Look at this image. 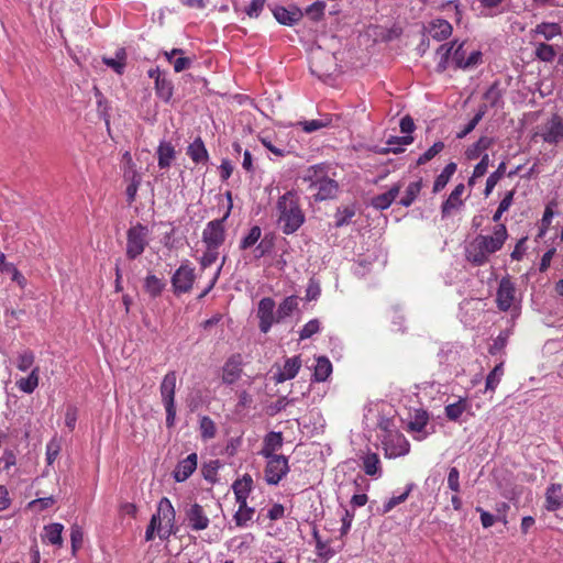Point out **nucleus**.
<instances>
[{"label": "nucleus", "instance_id": "obj_45", "mask_svg": "<svg viewBox=\"0 0 563 563\" xmlns=\"http://www.w3.org/2000/svg\"><path fill=\"white\" fill-rule=\"evenodd\" d=\"M355 212L354 206L339 207L334 214V225L336 228H341L349 224L355 216Z\"/></svg>", "mask_w": 563, "mask_h": 563}, {"label": "nucleus", "instance_id": "obj_20", "mask_svg": "<svg viewBox=\"0 0 563 563\" xmlns=\"http://www.w3.org/2000/svg\"><path fill=\"white\" fill-rule=\"evenodd\" d=\"M284 439L282 432L271 431L263 440V448L260 454L263 457L277 456L276 452L283 446Z\"/></svg>", "mask_w": 563, "mask_h": 563}, {"label": "nucleus", "instance_id": "obj_18", "mask_svg": "<svg viewBox=\"0 0 563 563\" xmlns=\"http://www.w3.org/2000/svg\"><path fill=\"white\" fill-rule=\"evenodd\" d=\"M197 454L191 453L186 459L181 460L174 470V478L176 482H185L197 468Z\"/></svg>", "mask_w": 563, "mask_h": 563}, {"label": "nucleus", "instance_id": "obj_5", "mask_svg": "<svg viewBox=\"0 0 563 563\" xmlns=\"http://www.w3.org/2000/svg\"><path fill=\"white\" fill-rule=\"evenodd\" d=\"M227 197L230 201V205L224 216L220 219L209 221L202 231V242L206 246L219 249L225 241L227 231L224 223L229 218L232 209V197L230 191L227 192Z\"/></svg>", "mask_w": 563, "mask_h": 563}, {"label": "nucleus", "instance_id": "obj_2", "mask_svg": "<svg viewBox=\"0 0 563 563\" xmlns=\"http://www.w3.org/2000/svg\"><path fill=\"white\" fill-rule=\"evenodd\" d=\"M277 222L284 234L290 235L305 223V213L300 208L299 197L294 190L286 191L276 203Z\"/></svg>", "mask_w": 563, "mask_h": 563}, {"label": "nucleus", "instance_id": "obj_24", "mask_svg": "<svg viewBox=\"0 0 563 563\" xmlns=\"http://www.w3.org/2000/svg\"><path fill=\"white\" fill-rule=\"evenodd\" d=\"M545 509L555 511L563 507V492L561 484H551L545 492Z\"/></svg>", "mask_w": 563, "mask_h": 563}, {"label": "nucleus", "instance_id": "obj_16", "mask_svg": "<svg viewBox=\"0 0 563 563\" xmlns=\"http://www.w3.org/2000/svg\"><path fill=\"white\" fill-rule=\"evenodd\" d=\"M242 374V357L234 354L223 365L222 382L227 385L234 384Z\"/></svg>", "mask_w": 563, "mask_h": 563}, {"label": "nucleus", "instance_id": "obj_19", "mask_svg": "<svg viewBox=\"0 0 563 563\" xmlns=\"http://www.w3.org/2000/svg\"><path fill=\"white\" fill-rule=\"evenodd\" d=\"M464 190V184H459L454 187L448 199L441 206L442 218L449 217L453 210H456L464 205V201L461 198Z\"/></svg>", "mask_w": 563, "mask_h": 563}, {"label": "nucleus", "instance_id": "obj_7", "mask_svg": "<svg viewBox=\"0 0 563 563\" xmlns=\"http://www.w3.org/2000/svg\"><path fill=\"white\" fill-rule=\"evenodd\" d=\"M148 229L146 225L136 223L126 231L125 255L129 260H135L143 254L148 245Z\"/></svg>", "mask_w": 563, "mask_h": 563}, {"label": "nucleus", "instance_id": "obj_36", "mask_svg": "<svg viewBox=\"0 0 563 563\" xmlns=\"http://www.w3.org/2000/svg\"><path fill=\"white\" fill-rule=\"evenodd\" d=\"M468 408V402L466 398H460L456 402L449 404L445 406V417L450 421H457L461 416L466 411Z\"/></svg>", "mask_w": 563, "mask_h": 563}, {"label": "nucleus", "instance_id": "obj_28", "mask_svg": "<svg viewBox=\"0 0 563 563\" xmlns=\"http://www.w3.org/2000/svg\"><path fill=\"white\" fill-rule=\"evenodd\" d=\"M362 459V467L366 475L379 478L383 474L379 456L376 453L368 452Z\"/></svg>", "mask_w": 563, "mask_h": 563}, {"label": "nucleus", "instance_id": "obj_44", "mask_svg": "<svg viewBox=\"0 0 563 563\" xmlns=\"http://www.w3.org/2000/svg\"><path fill=\"white\" fill-rule=\"evenodd\" d=\"M504 375V363L500 362L497 364L487 375L486 383H485V389L486 391H495L498 384L501 380V377Z\"/></svg>", "mask_w": 563, "mask_h": 563}, {"label": "nucleus", "instance_id": "obj_32", "mask_svg": "<svg viewBox=\"0 0 563 563\" xmlns=\"http://www.w3.org/2000/svg\"><path fill=\"white\" fill-rule=\"evenodd\" d=\"M166 287V283L164 279L158 278L153 274H148L144 279V290L152 298H157L162 295L163 290Z\"/></svg>", "mask_w": 563, "mask_h": 563}, {"label": "nucleus", "instance_id": "obj_40", "mask_svg": "<svg viewBox=\"0 0 563 563\" xmlns=\"http://www.w3.org/2000/svg\"><path fill=\"white\" fill-rule=\"evenodd\" d=\"M413 142V137L411 135H404V136H390L387 140L388 147L385 148L384 153H401L404 152L402 146L410 145Z\"/></svg>", "mask_w": 563, "mask_h": 563}, {"label": "nucleus", "instance_id": "obj_13", "mask_svg": "<svg viewBox=\"0 0 563 563\" xmlns=\"http://www.w3.org/2000/svg\"><path fill=\"white\" fill-rule=\"evenodd\" d=\"M188 527L194 531H201L209 527L210 520L201 505L195 503L185 510Z\"/></svg>", "mask_w": 563, "mask_h": 563}, {"label": "nucleus", "instance_id": "obj_33", "mask_svg": "<svg viewBox=\"0 0 563 563\" xmlns=\"http://www.w3.org/2000/svg\"><path fill=\"white\" fill-rule=\"evenodd\" d=\"M102 63L112 68L118 75H122L126 65L125 48H119L115 52V57H102Z\"/></svg>", "mask_w": 563, "mask_h": 563}, {"label": "nucleus", "instance_id": "obj_63", "mask_svg": "<svg viewBox=\"0 0 563 563\" xmlns=\"http://www.w3.org/2000/svg\"><path fill=\"white\" fill-rule=\"evenodd\" d=\"M320 331V322L318 319H312L308 321L303 328L301 329L299 333V338L301 340L309 339L313 334L318 333Z\"/></svg>", "mask_w": 563, "mask_h": 563}, {"label": "nucleus", "instance_id": "obj_22", "mask_svg": "<svg viewBox=\"0 0 563 563\" xmlns=\"http://www.w3.org/2000/svg\"><path fill=\"white\" fill-rule=\"evenodd\" d=\"M166 527H176V511L170 500L163 497L157 504V510L154 514Z\"/></svg>", "mask_w": 563, "mask_h": 563}, {"label": "nucleus", "instance_id": "obj_30", "mask_svg": "<svg viewBox=\"0 0 563 563\" xmlns=\"http://www.w3.org/2000/svg\"><path fill=\"white\" fill-rule=\"evenodd\" d=\"M40 380V367L35 366L32 368L31 373L27 377H22L19 380H16L18 388L25 393V394H32L36 387L38 386Z\"/></svg>", "mask_w": 563, "mask_h": 563}, {"label": "nucleus", "instance_id": "obj_50", "mask_svg": "<svg viewBox=\"0 0 563 563\" xmlns=\"http://www.w3.org/2000/svg\"><path fill=\"white\" fill-rule=\"evenodd\" d=\"M487 107H488L487 104L479 106V109H478L477 113L474 115V118L464 126V129L462 131H460L456 134L457 139H464L467 134H470L476 128V125L479 123V121L486 114Z\"/></svg>", "mask_w": 563, "mask_h": 563}, {"label": "nucleus", "instance_id": "obj_47", "mask_svg": "<svg viewBox=\"0 0 563 563\" xmlns=\"http://www.w3.org/2000/svg\"><path fill=\"white\" fill-rule=\"evenodd\" d=\"M129 180L130 184L126 187L125 194L128 202L132 203L136 198V194L142 181V176L136 170H131L129 174Z\"/></svg>", "mask_w": 563, "mask_h": 563}, {"label": "nucleus", "instance_id": "obj_31", "mask_svg": "<svg viewBox=\"0 0 563 563\" xmlns=\"http://www.w3.org/2000/svg\"><path fill=\"white\" fill-rule=\"evenodd\" d=\"M155 92L156 96L162 99L164 102H169L174 95V84L167 77V74L162 76L157 81H155Z\"/></svg>", "mask_w": 563, "mask_h": 563}, {"label": "nucleus", "instance_id": "obj_48", "mask_svg": "<svg viewBox=\"0 0 563 563\" xmlns=\"http://www.w3.org/2000/svg\"><path fill=\"white\" fill-rule=\"evenodd\" d=\"M413 486H415L413 483L408 484L404 493H401L398 496H393L386 503H384L383 509H382V514L383 515L388 514L396 506H398L399 504L406 501V499L408 498V496H409L410 492L412 490Z\"/></svg>", "mask_w": 563, "mask_h": 563}, {"label": "nucleus", "instance_id": "obj_3", "mask_svg": "<svg viewBox=\"0 0 563 563\" xmlns=\"http://www.w3.org/2000/svg\"><path fill=\"white\" fill-rule=\"evenodd\" d=\"M302 180L308 183V190L314 191L312 198L316 202L336 198L339 184L328 175V166L318 164L310 166L305 173Z\"/></svg>", "mask_w": 563, "mask_h": 563}, {"label": "nucleus", "instance_id": "obj_61", "mask_svg": "<svg viewBox=\"0 0 563 563\" xmlns=\"http://www.w3.org/2000/svg\"><path fill=\"white\" fill-rule=\"evenodd\" d=\"M313 537L316 539V549H317L318 555L325 560H329L330 558H332L334 555V551L319 538L317 530L313 531Z\"/></svg>", "mask_w": 563, "mask_h": 563}, {"label": "nucleus", "instance_id": "obj_58", "mask_svg": "<svg viewBox=\"0 0 563 563\" xmlns=\"http://www.w3.org/2000/svg\"><path fill=\"white\" fill-rule=\"evenodd\" d=\"M324 10H325V2L316 1L306 8L305 13L312 21H320L324 15Z\"/></svg>", "mask_w": 563, "mask_h": 563}, {"label": "nucleus", "instance_id": "obj_59", "mask_svg": "<svg viewBox=\"0 0 563 563\" xmlns=\"http://www.w3.org/2000/svg\"><path fill=\"white\" fill-rule=\"evenodd\" d=\"M200 432H201V437L203 439L214 438L217 428H216L213 420L210 417L203 416L200 419Z\"/></svg>", "mask_w": 563, "mask_h": 563}, {"label": "nucleus", "instance_id": "obj_21", "mask_svg": "<svg viewBox=\"0 0 563 563\" xmlns=\"http://www.w3.org/2000/svg\"><path fill=\"white\" fill-rule=\"evenodd\" d=\"M401 187L400 183L393 185L388 191L373 197L371 199V206L376 210H385L389 208L398 197Z\"/></svg>", "mask_w": 563, "mask_h": 563}, {"label": "nucleus", "instance_id": "obj_12", "mask_svg": "<svg viewBox=\"0 0 563 563\" xmlns=\"http://www.w3.org/2000/svg\"><path fill=\"white\" fill-rule=\"evenodd\" d=\"M258 328L267 333L276 322L275 301L271 297L262 298L257 307Z\"/></svg>", "mask_w": 563, "mask_h": 563}, {"label": "nucleus", "instance_id": "obj_27", "mask_svg": "<svg viewBox=\"0 0 563 563\" xmlns=\"http://www.w3.org/2000/svg\"><path fill=\"white\" fill-rule=\"evenodd\" d=\"M187 155L196 164H206L209 161V154L200 136L195 139L187 147Z\"/></svg>", "mask_w": 563, "mask_h": 563}, {"label": "nucleus", "instance_id": "obj_54", "mask_svg": "<svg viewBox=\"0 0 563 563\" xmlns=\"http://www.w3.org/2000/svg\"><path fill=\"white\" fill-rule=\"evenodd\" d=\"M35 355L31 350H24L16 357V367L21 372H26L33 367Z\"/></svg>", "mask_w": 563, "mask_h": 563}, {"label": "nucleus", "instance_id": "obj_37", "mask_svg": "<svg viewBox=\"0 0 563 563\" xmlns=\"http://www.w3.org/2000/svg\"><path fill=\"white\" fill-rule=\"evenodd\" d=\"M493 139L488 136H481L477 142L467 147L465 151V156L467 159H476L481 156L483 151L489 148L493 144Z\"/></svg>", "mask_w": 563, "mask_h": 563}, {"label": "nucleus", "instance_id": "obj_8", "mask_svg": "<svg viewBox=\"0 0 563 563\" xmlns=\"http://www.w3.org/2000/svg\"><path fill=\"white\" fill-rule=\"evenodd\" d=\"M196 280L195 268L188 260L184 261L172 276L170 283L175 295L187 294Z\"/></svg>", "mask_w": 563, "mask_h": 563}, {"label": "nucleus", "instance_id": "obj_23", "mask_svg": "<svg viewBox=\"0 0 563 563\" xmlns=\"http://www.w3.org/2000/svg\"><path fill=\"white\" fill-rule=\"evenodd\" d=\"M232 489L235 495L236 503L242 504L244 507V499H247L253 489L252 476L250 474H244L241 478L233 482Z\"/></svg>", "mask_w": 563, "mask_h": 563}, {"label": "nucleus", "instance_id": "obj_41", "mask_svg": "<svg viewBox=\"0 0 563 563\" xmlns=\"http://www.w3.org/2000/svg\"><path fill=\"white\" fill-rule=\"evenodd\" d=\"M255 509L247 506V499H244V507L239 504V509L234 514L233 519L238 527H245L253 519Z\"/></svg>", "mask_w": 563, "mask_h": 563}, {"label": "nucleus", "instance_id": "obj_1", "mask_svg": "<svg viewBox=\"0 0 563 563\" xmlns=\"http://www.w3.org/2000/svg\"><path fill=\"white\" fill-rule=\"evenodd\" d=\"M507 238L506 225L498 223L494 228L493 235L478 234L465 245V260L473 266H484L489 262L492 254L503 249Z\"/></svg>", "mask_w": 563, "mask_h": 563}, {"label": "nucleus", "instance_id": "obj_26", "mask_svg": "<svg viewBox=\"0 0 563 563\" xmlns=\"http://www.w3.org/2000/svg\"><path fill=\"white\" fill-rule=\"evenodd\" d=\"M158 167L166 169L170 167L176 157V151L170 142L162 141L156 151Z\"/></svg>", "mask_w": 563, "mask_h": 563}, {"label": "nucleus", "instance_id": "obj_55", "mask_svg": "<svg viewBox=\"0 0 563 563\" xmlns=\"http://www.w3.org/2000/svg\"><path fill=\"white\" fill-rule=\"evenodd\" d=\"M220 465L219 460H212L209 463L203 464L201 468L203 478L209 483L214 484L217 482V474Z\"/></svg>", "mask_w": 563, "mask_h": 563}, {"label": "nucleus", "instance_id": "obj_11", "mask_svg": "<svg viewBox=\"0 0 563 563\" xmlns=\"http://www.w3.org/2000/svg\"><path fill=\"white\" fill-rule=\"evenodd\" d=\"M544 143L558 145L563 143V117L553 114L536 133Z\"/></svg>", "mask_w": 563, "mask_h": 563}, {"label": "nucleus", "instance_id": "obj_9", "mask_svg": "<svg viewBox=\"0 0 563 563\" xmlns=\"http://www.w3.org/2000/svg\"><path fill=\"white\" fill-rule=\"evenodd\" d=\"M382 444L384 446L386 457L389 459L404 456L410 451V443L406 437L398 431L386 430V433L382 439Z\"/></svg>", "mask_w": 563, "mask_h": 563}, {"label": "nucleus", "instance_id": "obj_25", "mask_svg": "<svg viewBox=\"0 0 563 563\" xmlns=\"http://www.w3.org/2000/svg\"><path fill=\"white\" fill-rule=\"evenodd\" d=\"M453 27L451 23L444 19H435L429 24V33L435 41H444L452 35Z\"/></svg>", "mask_w": 563, "mask_h": 563}, {"label": "nucleus", "instance_id": "obj_34", "mask_svg": "<svg viewBox=\"0 0 563 563\" xmlns=\"http://www.w3.org/2000/svg\"><path fill=\"white\" fill-rule=\"evenodd\" d=\"M532 32L537 35L543 36L547 41L554 38L558 35L562 34V29L560 24L554 22H542L532 30Z\"/></svg>", "mask_w": 563, "mask_h": 563}, {"label": "nucleus", "instance_id": "obj_53", "mask_svg": "<svg viewBox=\"0 0 563 563\" xmlns=\"http://www.w3.org/2000/svg\"><path fill=\"white\" fill-rule=\"evenodd\" d=\"M536 57L542 62L551 63L556 56V52L552 45L539 43L536 46Z\"/></svg>", "mask_w": 563, "mask_h": 563}, {"label": "nucleus", "instance_id": "obj_39", "mask_svg": "<svg viewBox=\"0 0 563 563\" xmlns=\"http://www.w3.org/2000/svg\"><path fill=\"white\" fill-rule=\"evenodd\" d=\"M332 373L331 362L324 357H318L314 366L313 377L316 382H324Z\"/></svg>", "mask_w": 563, "mask_h": 563}, {"label": "nucleus", "instance_id": "obj_15", "mask_svg": "<svg viewBox=\"0 0 563 563\" xmlns=\"http://www.w3.org/2000/svg\"><path fill=\"white\" fill-rule=\"evenodd\" d=\"M272 13L278 23L287 26L297 24L303 16V12L296 5L289 8L275 5L272 8Z\"/></svg>", "mask_w": 563, "mask_h": 563}, {"label": "nucleus", "instance_id": "obj_57", "mask_svg": "<svg viewBox=\"0 0 563 563\" xmlns=\"http://www.w3.org/2000/svg\"><path fill=\"white\" fill-rule=\"evenodd\" d=\"M330 124V120H306V121H299L297 125L301 126L302 131L306 133H312L318 130H321L322 128H325Z\"/></svg>", "mask_w": 563, "mask_h": 563}, {"label": "nucleus", "instance_id": "obj_49", "mask_svg": "<svg viewBox=\"0 0 563 563\" xmlns=\"http://www.w3.org/2000/svg\"><path fill=\"white\" fill-rule=\"evenodd\" d=\"M512 327H514V324L510 322V328H507V329L500 331V333L494 340L493 344L489 346V353L492 355H495L505 349V346L507 345L508 339L512 333Z\"/></svg>", "mask_w": 563, "mask_h": 563}, {"label": "nucleus", "instance_id": "obj_38", "mask_svg": "<svg viewBox=\"0 0 563 563\" xmlns=\"http://www.w3.org/2000/svg\"><path fill=\"white\" fill-rule=\"evenodd\" d=\"M456 164L451 162L443 168L433 183V192L441 191L448 185L449 180L456 172Z\"/></svg>", "mask_w": 563, "mask_h": 563}, {"label": "nucleus", "instance_id": "obj_4", "mask_svg": "<svg viewBox=\"0 0 563 563\" xmlns=\"http://www.w3.org/2000/svg\"><path fill=\"white\" fill-rule=\"evenodd\" d=\"M516 292V286L510 278L504 277L500 279L496 292V305L500 311H510L509 322L512 324L520 314V301L517 300Z\"/></svg>", "mask_w": 563, "mask_h": 563}, {"label": "nucleus", "instance_id": "obj_43", "mask_svg": "<svg viewBox=\"0 0 563 563\" xmlns=\"http://www.w3.org/2000/svg\"><path fill=\"white\" fill-rule=\"evenodd\" d=\"M422 188V181L417 180L412 181L408 185V187L405 190L404 197L399 200V203L404 207L411 206L417 197L419 196Z\"/></svg>", "mask_w": 563, "mask_h": 563}, {"label": "nucleus", "instance_id": "obj_52", "mask_svg": "<svg viewBox=\"0 0 563 563\" xmlns=\"http://www.w3.org/2000/svg\"><path fill=\"white\" fill-rule=\"evenodd\" d=\"M262 236V229L258 225H254L250 229L249 233L241 240L240 250H247L254 246Z\"/></svg>", "mask_w": 563, "mask_h": 563}, {"label": "nucleus", "instance_id": "obj_29", "mask_svg": "<svg viewBox=\"0 0 563 563\" xmlns=\"http://www.w3.org/2000/svg\"><path fill=\"white\" fill-rule=\"evenodd\" d=\"M64 530V526L58 522L49 523L44 527V533L42 536V540L44 542L51 543L53 545L62 547L63 538L62 533Z\"/></svg>", "mask_w": 563, "mask_h": 563}, {"label": "nucleus", "instance_id": "obj_35", "mask_svg": "<svg viewBox=\"0 0 563 563\" xmlns=\"http://www.w3.org/2000/svg\"><path fill=\"white\" fill-rule=\"evenodd\" d=\"M298 307V300L295 296L286 297L278 306L276 311V322H280L285 318L292 314Z\"/></svg>", "mask_w": 563, "mask_h": 563}, {"label": "nucleus", "instance_id": "obj_56", "mask_svg": "<svg viewBox=\"0 0 563 563\" xmlns=\"http://www.w3.org/2000/svg\"><path fill=\"white\" fill-rule=\"evenodd\" d=\"M444 148V143L442 141L435 142L430 148H428L422 155L417 159V165H424L433 157H435L439 153H441Z\"/></svg>", "mask_w": 563, "mask_h": 563}, {"label": "nucleus", "instance_id": "obj_51", "mask_svg": "<svg viewBox=\"0 0 563 563\" xmlns=\"http://www.w3.org/2000/svg\"><path fill=\"white\" fill-rule=\"evenodd\" d=\"M429 416L424 410H417L412 420L408 423V429L412 432H422L428 424Z\"/></svg>", "mask_w": 563, "mask_h": 563}, {"label": "nucleus", "instance_id": "obj_17", "mask_svg": "<svg viewBox=\"0 0 563 563\" xmlns=\"http://www.w3.org/2000/svg\"><path fill=\"white\" fill-rule=\"evenodd\" d=\"M301 367L300 356H292L285 360L282 368L274 375V380L279 384L292 379Z\"/></svg>", "mask_w": 563, "mask_h": 563}, {"label": "nucleus", "instance_id": "obj_6", "mask_svg": "<svg viewBox=\"0 0 563 563\" xmlns=\"http://www.w3.org/2000/svg\"><path fill=\"white\" fill-rule=\"evenodd\" d=\"M176 380H177L176 372L170 371L163 377V380L159 386L162 402H163L165 411H166L167 428L174 427L175 420H176V404H175Z\"/></svg>", "mask_w": 563, "mask_h": 563}, {"label": "nucleus", "instance_id": "obj_14", "mask_svg": "<svg viewBox=\"0 0 563 563\" xmlns=\"http://www.w3.org/2000/svg\"><path fill=\"white\" fill-rule=\"evenodd\" d=\"M453 63L456 68L463 70L472 69L482 63V53L479 51H473L467 56L464 49V43H461L453 52Z\"/></svg>", "mask_w": 563, "mask_h": 563}, {"label": "nucleus", "instance_id": "obj_62", "mask_svg": "<svg viewBox=\"0 0 563 563\" xmlns=\"http://www.w3.org/2000/svg\"><path fill=\"white\" fill-rule=\"evenodd\" d=\"M218 250L219 249H212V247L206 246V251L203 252V254L199 261L202 269L210 267L218 260V256H219Z\"/></svg>", "mask_w": 563, "mask_h": 563}, {"label": "nucleus", "instance_id": "obj_46", "mask_svg": "<svg viewBox=\"0 0 563 563\" xmlns=\"http://www.w3.org/2000/svg\"><path fill=\"white\" fill-rule=\"evenodd\" d=\"M505 174H506V163L501 162L498 165L497 169L494 173H492L486 180V186L484 189L485 197H488L492 194L495 186L505 176Z\"/></svg>", "mask_w": 563, "mask_h": 563}, {"label": "nucleus", "instance_id": "obj_64", "mask_svg": "<svg viewBox=\"0 0 563 563\" xmlns=\"http://www.w3.org/2000/svg\"><path fill=\"white\" fill-rule=\"evenodd\" d=\"M265 2L266 0H252L250 5L245 8V13L252 19L258 18L265 7Z\"/></svg>", "mask_w": 563, "mask_h": 563}, {"label": "nucleus", "instance_id": "obj_42", "mask_svg": "<svg viewBox=\"0 0 563 563\" xmlns=\"http://www.w3.org/2000/svg\"><path fill=\"white\" fill-rule=\"evenodd\" d=\"M483 98L488 102L492 108H498L503 106V91L499 88V82L495 81L484 93Z\"/></svg>", "mask_w": 563, "mask_h": 563}, {"label": "nucleus", "instance_id": "obj_60", "mask_svg": "<svg viewBox=\"0 0 563 563\" xmlns=\"http://www.w3.org/2000/svg\"><path fill=\"white\" fill-rule=\"evenodd\" d=\"M82 541H84V533H82L81 528L78 525H73L70 528V542H71V552L74 555L80 549Z\"/></svg>", "mask_w": 563, "mask_h": 563}, {"label": "nucleus", "instance_id": "obj_10", "mask_svg": "<svg viewBox=\"0 0 563 563\" xmlns=\"http://www.w3.org/2000/svg\"><path fill=\"white\" fill-rule=\"evenodd\" d=\"M267 460L264 470V479L268 485H278L288 474L289 464L285 455L265 457Z\"/></svg>", "mask_w": 563, "mask_h": 563}]
</instances>
